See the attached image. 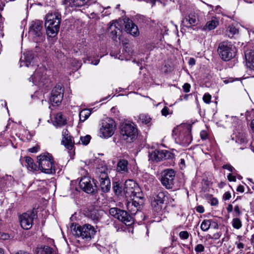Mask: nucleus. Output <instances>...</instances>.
I'll list each match as a JSON object with an SVG mask.
<instances>
[{
    "mask_svg": "<svg viewBox=\"0 0 254 254\" xmlns=\"http://www.w3.org/2000/svg\"><path fill=\"white\" fill-rule=\"evenodd\" d=\"M45 26L48 37H54L58 33L61 21V15L56 11L49 12L45 16Z\"/></svg>",
    "mask_w": 254,
    "mask_h": 254,
    "instance_id": "nucleus-1",
    "label": "nucleus"
},
{
    "mask_svg": "<svg viewBox=\"0 0 254 254\" xmlns=\"http://www.w3.org/2000/svg\"><path fill=\"white\" fill-rule=\"evenodd\" d=\"M71 229L73 235L86 241L90 240L96 232L94 227L88 224L82 226L72 224Z\"/></svg>",
    "mask_w": 254,
    "mask_h": 254,
    "instance_id": "nucleus-2",
    "label": "nucleus"
},
{
    "mask_svg": "<svg viewBox=\"0 0 254 254\" xmlns=\"http://www.w3.org/2000/svg\"><path fill=\"white\" fill-rule=\"evenodd\" d=\"M38 168L42 172L53 174L56 173L55 164L52 156L49 153H44L38 156Z\"/></svg>",
    "mask_w": 254,
    "mask_h": 254,
    "instance_id": "nucleus-3",
    "label": "nucleus"
},
{
    "mask_svg": "<svg viewBox=\"0 0 254 254\" xmlns=\"http://www.w3.org/2000/svg\"><path fill=\"white\" fill-rule=\"evenodd\" d=\"M95 181L99 184L102 191L107 192L110 190L111 182L108 175V169L106 166H102L96 169Z\"/></svg>",
    "mask_w": 254,
    "mask_h": 254,
    "instance_id": "nucleus-4",
    "label": "nucleus"
},
{
    "mask_svg": "<svg viewBox=\"0 0 254 254\" xmlns=\"http://www.w3.org/2000/svg\"><path fill=\"white\" fill-rule=\"evenodd\" d=\"M236 51V47L230 42L223 41L219 44L218 52L224 61H228L235 57Z\"/></svg>",
    "mask_w": 254,
    "mask_h": 254,
    "instance_id": "nucleus-5",
    "label": "nucleus"
},
{
    "mask_svg": "<svg viewBox=\"0 0 254 254\" xmlns=\"http://www.w3.org/2000/svg\"><path fill=\"white\" fill-rule=\"evenodd\" d=\"M46 69L43 65L39 66L35 71L34 74L29 78V81H32L33 85L42 87L44 85L48 87L50 82L46 77Z\"/></svg>",
    "mask_w": 254,
    "mask_h": 254,
    "instance_id": "nucleus-6",
    "label": "nucleus"
},
{
    "mask_svg": "<svg viewBox=\"0 0 254 254\" xmlns=\"http://www.w3.org/2000/svg\"><path fill=\"white\" fill-rule=\"evenodd\" d=\"M121 137L127 142L132 141L137 135V129L133 124H124L121 127Z\"/></svg>",
    "mask_w": 254,
    "mask_h": 254,
    "instance_id": "nucleus-7",
    "label": "nucleus"
},
{
    "mask_svg": "<svg viewBox=\"0 0 254 254\" xmlns=\"http://www.w3.org/2000/svg\"><path fill=\"white\" fill-rule=\"evenodd\" d=\"M173 133L176 134V141L183 146H188L191 142L192 137L190 131L188 127L183 128L179 127L173 130Z\"/></svg>",
    "mask_w": 254,
    "mask_h": 254,
    "instance_id": "nucleus-8",
    "label": "nucleus"
},
{
    "mask_svg": "<svg viewBox=\"0 0 254 254\" xmlns=\"http://www.w3.org/2000/svg\"><path fill=\"white\" fill-rule=\"evenodd\" d=\"M116 129V124L114 120L107 118L103 120L99 130V136L101 137L107 138L111 137Z\"/></svg>",
    "mask_w": 254,
    "mask_h": 254,
    "instance_id": "nucleus-9",
    "label": "nucleus"
},
{
    "mask_svg": "<svg viewBox=\"0 0 254 254\" xmlns=\"http://www.w3.org/2000/svg\"><path fill=\"white\" fill-rule=\"evenodd\" d=\"M124 192L126 197L143 196L137 184L132 180H128L125 182Z\"/></svg>",
    "mask_w": 254,
    "mask_h": 254,
    "instance_id": "nucleus-10",
    "label": "nucleus"
},
{
    "mask_svg": "<svg viewBox=\"0 0 254 254\" xmlns=\"http://www.w3.org/2000/svg\"><path fill=\"white\" fill-rule=\"evenodd\" d=\"M109 213L110 215L124 223L126 225H129L133 222L132 217L125 210L114 207L110 209Z\"/></svg>",
    "mask_w": 254,
    "mask_h": 254,
    "instance_id": "nucleus-11",
    "label": "nucleus"
},
{
    "mask_svg": "<svg viewBox=\"0 0 254 254\" xmlns=\"http://www.w3.org/2000/svg\"><path fill=\"white\" fill-rule=\"evenodd\" d=\"M175 172L172 169H166L161 173L160 181L167 189H172L174 184Z\"/></svg>",
    "mask_w": 254,
    "mask_h": 254,
    "instance_id": "nucleus-12",
    "label": "nucleus"
},
{
    "mask_svg": "<svg viewBox=\"0 0 254 254\" xmlns=\"http://www.w3.org/2000/svg\"><path fill=\"white\" fill-rule=\"evenodd\" d=\"M144 204L143 196H136L131 198V201L127 203V208L131 215L135 214Z\"/></svg>",
    "mask_w": 254,
    "mask_h": 254,
    "instance_id": "nucleus-13",
    "label": "nucleus"
},
{
    "mask_svg": "<svg viewBox=\"0 0 254 254\" xmlns=\"http://www.w3.org/2000/svg\"><path fill=\"white\" fill-rule=\"evenodd\" d=\"M123 29V21L122 20L113 21L108 27V32L110 36L114 40L121 36Z\"/></svg>",
    "mask_w": 254,
    "mask_h": 254,
    "instance_id": "nucleus-14",
    "label": "nucleus"
},
{
    "mask_svg": "<svg viewBox=\"0 0 254 254\" xmlns=\"http://www.w3.org/2000/svg\"><path fill=\"white\" fill-rule=\"evenodd\" d=\"M35 214L33 211H27L19 216V221L21 227L25 230L30 229L33 225Z\"/></svg>",
    "mask_w": 254,
    "mask_h": 254,
    "instance_id": "nucleus-15",
    "label": "nucleus"
},
{
    "mask_svg": "<svg viewBox=\"0 0 254 254\" xmlns=\"http://www.w3.org/2000/svg\"><path fill=\"white\" fill-rule=\"evenodd\" d=\"M79 185L81 189L88 193L93 192L97 188L96 184L93 181L92 182L91 178L87 176L81 178Z\"/></svg>",
    "mask_w": 254,
    "mask_h": 254,
    "instance_id": "nucleus-16",
    "label": "nucleus"
},
{
    "mask_svg": "<svg viewBox=\"0 0 254 254\" xmlns=\"http://www.w3.org/2000/svg\"><path fill=\"white\" fill-rule=\"evenodd\" d=\"M121 20L123 21V25H124L125 30L127 33L135 37L139 35L138 27L132 20L128 18H125Z\"/></svg>",
    "mask_w": 254,
    "mask_h": 254,
    "instance_id": "nucleus-17",
    "label": "nucleus"
},
{
    "mask_svg": "<svg viewBox=\"0 0 254 254\" xmlns=\"http://www.w3.org/2000/svg\"><path fill=\"white\" fill-rule=\"evenodd\" d=\"M165 194L164 192H159L154 198L151 202V205L155 211L160 212L164 204Z\"/></svg>",
    "mask_w": 254,
    "mask_h": 254,
    "instance_id": "nucleus-18",
    "label": "nucleus"
},
{
    "mask_svg": "<svg viewBox=\"0 0 254 254\" xmlns=\"http://www.w3.org/2000/svg\"><path fill=\"white\" fill-rule=\"evenodd\" d=\"M63 139L62 142L69 151H71L73 147L74 144L76 143L75 140H73L70 135L69 132L66 129H63L62 131ZM76 143H80L79 141Z\"/></svg>",
    "mask_w": 254,
    "mask_h": 254,
    "instance_id": "nucleus-19",
    "label": "nucleus"
},
{
    "mask_svg": "<svg viewBox=\"0 0 254 254\" xmlns=\"http://www.w3.org/2000/svg\"><path fill=\"white\" fill-rule=\"evenodd\" d=\"M168 154V152L167 150L155 149L152 152H149V160L159 162L164 159H166Z\"/></svg>",
    "mask_w": 254,
    "mask_h": 254,
    "instance_id": "nucleus-20",
    "label": "nucleus"
},
{
    "mask_svg": "<svg viewBox=\"0 0 254 254\" xmlns=\"http://www.w3.org/2000/svg\"><path fill=\"white\" fill-rule=\"evenodd\" d=\"M30 28L31 31L33 32L36 36L39 37L40 40H43L44 37L41 32L43 28L42 21L39 20L33 21Z\"/></svg>",
    "mask_w": 254,
    "mask_h": 254,
    "instance_id": "nucleus-21",
    "label": "nucleus"
},
{
    "mask_svg": "<svg viewBox=\"0 0 254 254\" xmlns=\"http://www.w3.org/2000/svg\"><path fill=\"white\" fill-rule=\"evenodd\" d=\"M198 21L197 15L194 13H190L186 16L182 21L184 26L187 27H190L196 25Z\"/></svg>",
    "mask_w": 254,
    "mask_h": 254,
    "instance_id": "nucleus-22",
    "label": "nucleus"
},
{
    "mask_svg": "<svg viewBox=\"0 0 254 254\" xmlns=\"http://www.w3.org/2000/svg\"><path fill=\"white\" fill-rule=\"evenodd\" d=\"M33 60L34 56L32 52L28 51L24 53L20 60V66H26L29 67Z\"/></svg>",
    "mask_w": 254,
    "mask_h": 254,
    "instance_id": "nucleus-23",
    "label": "nucleus"
},
{
    "mask_svg": "<svg viewBox=\"0 0 254 254\" xmlns=\"http://www.w3.org/2000/svg\"><path fill=\"white\" fill-rule=\"evenodd\" d=\"M104 212L101 210L91 209L87 213V217L91 219L94 223H96L101 218Z\"/></svg>",
    "mask_w": 254,
    "mask_h": 254,
    "instance_id": "nucleus-24",
    "label": "nucleus"
},
{
    "mask_svg": "<svg viewBox=\"0 0 254 254\" xmlns=\"http://www.w3.org/2000/svg\"><path fill=\"white\" fill-rule=\"evenodd\" d=\"M245 59L247 68L254 71V51L252 50L246 51Z\"/></svg>",
    "mask_w": 254,
    "mask_h": 254,
    "instance_id": "nucleus-25",
    "label": "nucleus"
},
{
    "mask_svg": "<svg viewBox=\"0 0 254 254\" xmlns=\"http://www.w3.org/2000/svg\"><path fill=\"white\" fill-rule=\"evenodd\" d=\"M219 24V21L216 17H212L210 20L208 21L203 27L204 31H210L214 29Z\"/></svg>",
    "mask_w": 254,
    "mask_h": 254,
    "instance_id": "nucleus-26",
    "label": "nucleus"
},
{
    "mask_svg": "<svg viewBox=\"0 0 254 254\" xmlns=\"http://www.w3.org/2000/svg\"><path fill=\"white\" fill-rule=\"evenodd\" d=\"M89 0H64V3L67 6H82L88 1Z\"/></svg>",
    "mask_w": 254,
    "mask_h": 254,
    "instance_id": "nucleus-27",
    "label": "nucleus"
},
{
    "mask_svg": "<svg viewBox=\"0 0 254 254\" xmlns=\"http://www.w3.org/2000/svg\"><path fill=\"white\" fill-rule=\"evenodd\" d=\"M128 162L125 159L120 160L117 164V171L121 173H127L128 171Z\"/></svg>",
    "mask_w": 254,
    "mask_h": 254,
    "instance_id": "nucleus-28",
    "label": "nucleus"
},
{
    "mask_svg": "<svg viewBox=\"0 0 254 254\" xmlns=\"http://www.w3.org/2000/svg\"><path fill=\"white\" fill-rule=\"evenodd\" d=\"M55 123L58 126H64L66 123V119L61 113H58L55 116Z\"/></svg>",
    "mask_w": 254,
    "mask_h": 254,
    "instance_id": "nucleus-29",
    "label": "nucleus"
},
{
    "mask_svg": "<svg viewBox=\"0 0 254 254\" xmlns=\"http://www.w3.org/2000/svg\"><path fill=\"white\" fill-rule=\"evenodd\" d=\"M25 162L26 163V166L28 169L30 171L37 170V165L34 163L33 160L30 157H26Z\"/></svg>",
    "mask_w": 254,
    "mask_h": 254,
    "instance_id": "nucleus-30",
    "label": "nucleus"
},
{
    "mask_svg": "<svg viewBox=\"0 0 254 254\" xmlns=\"http://www.w3.org/2000/svg\"><path fill=\"white\" fill-rule=\"evenodd\" d=\"M91 111L89 109H83L79 113V121L80 122H84L91 115Z\"/></svg>",
    "mask_w": 254,
    "mask_h": 254,
    "instance_id": "nucleus-31",
    "label": "nucleus"
},
{
    "mask_svg": "<svg viewBox=\"0 0 254 254\" xmlns=\"http://www.w3.org/2000/svg\"><path fill=\"white\" fill-rule=\"evenodd\" d=\"M227 34L230 38H232L233 36L238 32V29L233 25L228 26L226 30Z\"/></svg>",
    "mask_w": 254,
    "mask_h": 254,
    "instance_id": "nucleus-32",
    "label": "nucleus"
},
{
    "mask_svg": "<svg viewBox=\"0 0 254 254\" xmlns=\"http://www.w3.org/2000/svg\"><path fill=\"white\" fill-rule=\"evenodd\" d=\"M63 98V95L60 94L59 95H56V94H52L50 97V101L53 104L55 103L58 105L61 102Z\"/></svg>",
    "mask_w": 254,
    "mask_h": 254,
    "instance_id": "nucleus-33",
    "label": "nucleus"
},
{
    "mask_svg": "<svg viewBox=\"0 0 254 254\" xmlns=\"http://www.w3.org/2000/svg\"><path fill=\"white\" fill-rule=\"evenodd\" d=\"M211 225V220L205 219L204 220L200 225V229L203 231H207L209 229Z\"/></svg>",
    "mask_w": 254,
    "mask_h": 254,
    "instance_id": "nucleus-34",
    "label": "nucleus"
},
{
    "mask_svg": "<svg viewBox=\"0 0 254 254\" xmlns=\"http://www.w3.org/2000/svg\"><path fill=\"white\" fill-rule=\"evenodd\" d=\"M37 254H53L52 249L47 247L44 248H39L37 250Z\"/></svg>",
    "mask_w": 254,
    "mask_h": 254,
    "instance_id": "nucleus-35",
    "label": "nucleus"
},
{
    "mask_svg": "<svg viewBox=\"0 0 254 254\" xmlns=\"http://www.w3.org/2000/svg\"><path fill=\"white\" fill-rule=\"evenodd\" d=\"M139 120L142 123L147 124L150 122L151 119L148 115L142 114L139 115Z\"/></svg>",
    "mask_w": 254,
    "mask_h": 254,
    "instance_id": "nucleus-36",
    "label": "nucleus"
},
{
    "mask_svg": "<svg viewBox=\"0 0 254 254\" xmlns=\"http://www.w3.org/2000/svg\"><path fill=\"white\" fill-rule=\"evenodd\" d=\"M52 94H56V95L57 96L60 94H63L64 95L63 89L61 86H56L52 90Z\"/></svg>",
    "mask_w": 254,
    "mask_h": 254,
    "instance_id": "nucleus-37",
    "label": "nucleus"
},
{
    "mask_svg": "<svg viewBox=\"0 0 254 254\" xmlns=\"http://www.w3.org/2000/svg\"><path fill=\"white\" fill-rule=\"evenodd\" d=\"M232 226L234 228L239 229L242 227V222L239 218H234L232 221Z\"/></svg>",
    "mask_w": 254,
    "mask_h": 254,
    "instance_id": "nucleus-38",
    "label": "nucleus"
},
{
    "mask_svg": "<svg viewBox=\"0 0 254 254\" xmlns=\"http://www.w3.org/2000/svg\"><path fill=\"white\" fill-rule=\"evenodd\" d=\"M91 139V136L89 135H86L84 136H80V140L83 145H87L89 143Z\"/></svg>",
    "mask_w": 254,
    "mask_h": 254,
    "instance_id": "nucleus-39",
    "label": "nucleus"
},
{
    "mask_svg": "<svg viewBox=\"0 0 254 254\" xmlns=\"http://www.w3.org/2000/svg\"><path fill=\"white\" fill-rule=\"evenodd\" d=\"M179 236L181 239L185 240L189 238L190 234L187 231H182L179 233Z\"/></svg>",
    "mask_w": 254,
    "mask_h": 254,
    "instance_id": "nucleus-40",
    "label": "nucleus"
},
{
    "mask_svg": "<svg viewBox=\"0 0 254 254\" xmlns=\"http://www.w3.org/2000/svg\"><path fill=\"white\" fill-rule=\"evenodd\" d=\"M194 251L196 254L202 253L204 251V247L202 244H198L194 248Z\"/></svg>",
    "mask_w": 254,
    "mask_h": 254,
    "instance_id": "nucleus-41",
    "label": "nucleus"
},
{
    "mask_svg": "<svg viewBox=\"0 0 254 254\" xmlns=\"http://www.w3.org/2000/svg\"><path fill=\"white\" fill-rule=\"evenodd\" d=\"M172 113L173 111L172 110H170L167 107H164L161 110V114L164 116H167V115L172 114Z\"/></svg>",
    "mask_w": 254,
    "mask_h": 254,
    "instance_id": "nucleus-42",
    "label": "nucleus"
},
{
    "mask_svg": "<svg viewBox=\"0 0 254 254\" xmlns=\"http://www.w3.org/2000/svg\"><path fill=\"white\" fill-rule=\"evenodd\" d=\"M211 99V96L208 93H205L203 97V100L204 102L206 104L210 103Z\"/></svg>",
    "mask_w": 254,
    "mask_h": 254,
    "instance_id": "nucleus-43",
    "label": "nucleus"
},
{
    "mask_svg": "<svg viewBox=\"0 0 254 254\" xmlns=\"http://www.w3.org/2000/svg\"><path fill=\"white\" fill-rule=\"evenodd\" d=\"M114 190L116 194L119 195L122 192V188L119 184H116L113 187Z\"/></svg>",
    "mask_w": 254,
    "mask_h": 254,
    "instance_id": "nucleus-44",
    "label": "nucleus"
},
{
    "mask_svg": "<svg viewBox=\"0 0 254 254\" xmlns=\"http://www.w3.org/2000/svg\"><path fill=\"white\" fill-rule=\"evenodd\" d=\"M183 88L184 91L186 93H188V92H190V84H189L188 83H186L183 86Z\"/></svg>",
    "mask_w": 254,
    "mask_h": 254,
    "instance_id": "nucleus-45",
    "label": "nucleus"
},
{
    "mask_svg": "<svg viewBox=\"0 0 254 254\" xmlns=\"http://www.w3.org/2000/svg\"><path fill=\"white\" fill-rule=\"evenodd\" d=\"M87 60L91 62L90 63L91 64H94V65H97L98 63H99V60L97 59L95 60L94 61H92L91 57V56H88L87 58Z\"/></svg>",
    "mask_w": 254,
    "mask_h": 254,
    "instance_id": "nucleus-46",
    "label": "nucleus"
},
{
    "mask_svg": "<svg viewBox=\"0 0 254 254\" xmlns=\"http://www.w3.org/2000/svg\"><path fill=\"white\" fill-rule=\"evenodd\" d=\"M223 168L229 170L232 172L235 170L234 168L229 164H226L223 166Z\"/></svg>",
    "mask_w": 254,
    "mask_h": 254,
    "instance_id": "nucleus-47",
    "label": "nucleus"
},
{
    "mask_svg": "<svg viewBox=\"0 0 254 254\" xmlns=\"http://www.w3.org/2000/svg\"><path fill=\"white\" fill-rule=\"evenodd\" d=\"M40 149V147L38 146H34L29 149V151L31 153H36Z\"/></svg>",
    "mask_w": 254,
    "mask_h": 254,
    "instance_id": "nucleus-48",
    "label": "nucleus"
},
{
    "mask_svg": "<svg viewBox=\"0 0 254 254\" xmlns=\"http://www.w3.org/2000/svg\"><path fill=\"white\" fill-rule=\"evenodd\" d=\"M231 197V193L229 191L225 192L223 196V199L225 200H229Z\"/></svg>",
    "mask_w": 254,
    "mask_h": 254,
    "instance_id": "nucleus-49",
    "label": "nucleus"
},
{
    "mask_svg": "<svg viewBox=\"0 0 254 254\" xmlns=\"http://www.w3.org/2000/svg\"><path fill=\"white\" fill-rule=\"evenodd\" d=\"M210 204L212 206H216L218 204V199L216 198H212L210 199Z\"/></svg>",
    "mask_w": 254,
    "mask_h": 254,
    "instance_id": "nucleus-50",
    "label": "nucleus"
},
{
    "mask_svg": "<svg viewBox=\"0 0 254 254\" xmlns=\"http://www.w3.org/2000/svg\"><path fill=\"white\" fill-rule=\"evenodd\" d=\"M9 236L8 234L0 232V239L7 240L9 238Z\"/></svg>",
    "mask_w": 254,
    "mask_h": 254,
    "instance_id": "nucleus-51",
    "label": "nucleus"
},
{
    "mask_svg": "<svg viewBox=\"0 0 254 254\" xmlns=\"http://www.w3.org/2000/svg\"><path fill=\"white\" fill-rule=\"evenodd\" d=\"M234 212H235V215L236 216H238L240 215L241 214V211H240V208L238 206V205H236L234 207Z\"/></svg>",
    "mask_w": 254,
    "mask_h": 254,
    "instance_id": "nucleus-52",
    "label": "nucleus"
},
{
    "mask_svg": "<svg viewBox=\"0 0 254 254\" xmlns=\"http://www.w3.org/2000/svg\"><path fill=\"white\" fill-rule=\"evenodd\" d=\"M196 211L200 213H202L204 212V207L202 205H198L196 208Z\"/></svg>",
    "mask_w": 254,
    "mask_h": 254,
    "instance_id": "nucleus-53",
    "label": "nucleus"
},
{
    "mask_svg": "<svg viewBox=\"0 0 254 254\" xmlns=\"http://www.w3.org/2000/svg\"><path fill=\"white\" fill-rule=\"evenodd\" d=\"M227 177L228 179L230 182H235L236 181V177L233 175L232 174H229Z\"/></svg>",
    "mask_w": 254,
    "mask_h": 254,
    "instance_id": "nucleus-54",
    "label": "nucleus"
},
{
    "mask_svg": "<svg viewBox=\"0 0 254 254\" xmlns=\"http://www.w3.org/2000/svg\"><path fill=\"white\" fill-rule=\"evenodd\" d=\"M201 139H205L207 136V133L206 131L202 130L200 133Z\"/></svg>",
    "mask_w": 254,
    "mask_h": 254,
    "instance_id": "nucleus-55",
    "label": "nucleus"
},
{
    "mask_svg": "<svg viewBox=\"0 0 254 254\" xmlns=\"http://www.w3.org/2000/svg\"><path fill=\"white\" fill-rule=\"evenodd\" d=\"M55 54L58 58H62L63 57V54L62 52H60L59 50H57V51L55 50Z\"/></svg>",
    "mask_w": 254,
    "mask_h": 254,
    "instance_id": "nucleus-56",
    "label": "nucleus"
},
{
    "mask_svg": "<svg viewBox=\"0 0 254 254\" xmlns=\"http://www.w3.org/2000/svg\"><path fill=\"white\" fill-rule=\"evenodd\" d=\"M221 234L220 233H215L212 237V239H213L214 240H218L220 238V237H221Z\"/></svg>",
    "mask_w": 254,
    "mask_h": 254,
    "instance_id": "nucleus-57",
    "label": "nucleus"
},
{
    "mask_svg": "<svg viewBox=\"0 0 254 254\" xmlns=\"http://www.w3.org/2000/svg\"><path fill=\"white\" fill-rule=\"evenodd\" d=\"M189 64L190 65H193L195 64V60L193 58H190L189 60Z\"/></svg>",
    "mask_w": 254,
    "mask_h": 254,
    "instance_id": "nucleus-58",
    "label": "nucleus"
},
{
    "mask_svg": "<svg viewBox=\"0 0 254 254\" xmlns=\"http://www.w3.org/2000/svg\"><path fill=\"white\" fill-rule=\"evenodd\" d=\"M237 191L241 192H243L244 191V186L242 185H239L237 189Z\"/></svg>",
    "mask_w": 254,
    "mask_h": 254,
    "instance_id": "nucleus-59",
    "label": "nucleus"
},
{
    "mask_svg": "<svg viewBox=\"0 0 254 254\" xmlns=\"http://www.w3.org/2000/svg\"><path fill=\"white\" fill-rule=\"evenodd\" d=\"M233 207L232 204H229L227 207V210L228 213H230L233 211Z\"/></svg>",
    "mask_w": 254,
    "mask_h": 254,
    "instance_id": "nucleus-60",
    "label": "nucleus"
},
{
    "mask_svg": "<svg viewBox=\"0 0 254 254\" xmlns=\"http://www.w3.org/2000/svg\"><path fill=\"white\" fill-rule=\"evenodd\" d=\"M237 247L239 249H242L244 248V244L242 243H238L237 244Z\"/></svg>",
    "mask_w": 254,
    "mask_h": 254,
    "instance_id": "nucleus-61",
    "label": "nucleus"
},
{
    "mask_svg": "<svg viewBox=\"0 0 254 254\" xmlns=\"http://www.w3.org/2000/svg\"><path fill=\"white\" fill-rule=\"evenodd\" d=\"M221 7L220 6H217L216 8V10L217 12L220 13L221 12Z\"/></svg>",
    "mask_w": 254,
    "mask_h": 254,
    "instance_id": "nucleus-62",
    "label": "nucleus"
},
{
    "mask_svg": "<svg viewBox=\"0 0 254 254\" xmlns=\"http://www.w3.org/2000/svg\"><path fill=\"white\" fill-rule=\"evenodd\" d=\"M251 128L253 131L254 132V119L252 120L251 124Z\"/></svg>",
    "mask_w": 254,
    "mask_h": 254,
    "instance_id": "nucleus-63",
    "label": "nucleus"
},
{
    "mask_svg": "<svg viewBox=\"0 0 254 254\" xmlns=\"http://www.w3.org/2000/svg\"><path fill=\"white\" fill-rule=\"evenodd\" d=\"M155 0H150V2L152 3V6H154L155 4Z\"/></svg>",
    "mask_w": 254,
    "mask_h": 254,
    "instance_id": "nucleus-64",
    "label": "nucleus"
}]
</instances>
